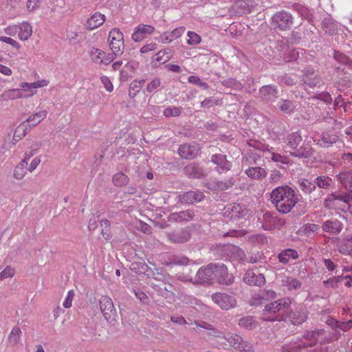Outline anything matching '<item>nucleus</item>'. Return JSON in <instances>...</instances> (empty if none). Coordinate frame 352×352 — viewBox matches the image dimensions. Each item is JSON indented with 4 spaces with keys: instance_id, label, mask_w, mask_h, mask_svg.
Returning a JSON list of instances; mask_svg holds the SVG:
<instances>
[{
    "instance_id": "obj_33",
    "label": "nucleus",
    "mask_w": 352,
    "mask_h": 352,
    "mask_svg": "<svg viewBox=\"0 0 352 352\" xmlns=\"http://www.w3.org/2000/svg\"><path fill=\"white\" fill-rule=\"evenodd\" d=\"M23 91L20 88H13L6 90L1 95L3 100H18L23 98Z\"/></svg>"
},
{
    "instance_id": "obj_18",
    "label": "nucleus",
    "mask_w": 352,
    "mask_h": 352,
    "mask_svg": "<svg viewBox=\"0 0 352 352\" xmlns=\"http://www.w3.org/2000/svg\"><path fill=\"white\" fill-rule=\"evenodd\" d=\"M154 31L155 27L152 25L141 24L135 28L131 37L135 42H140L147 36L152 34Z\"/></svg>"
},
{
    "instance_id": "obj_31",
    "label": "nucleus",
    "mask_w": 352,
    "mask_h": 352,
    "mask_svg": "<svg viewBox=\"0 0 352 352\" xmlns=\"http://www.w3.org/2000/svg\"><path fill=\"white\" fill-rule=\"evenodd\" d=\"M193 215L194 213L190 210L182 211L180 212H175L169 215L168 221L177 222L189 221L192 219Z\"/></svg>"
},
{
    "instance_id": "obj_41",
    "label": "nucleus",
    "mask_w": 352,
    "mask_h": 352,
    "mask_svg": "<svg viewBox=\"0 0 352 352\" xmlns=\"http://www.w3.org/2000/svg\"><path fill=\"white\" fill-rule=\"evenodd\" d=\"M27 165L25 162H21L13 170V177L17 180H21L25 175Z\"/></svg>"
},
{
    "instance_id": "obj_38",
    "label": "nucleus",
    "mask_w": 352,
    "mask_h": 352,
    "mask_svg": "<svg viewBox=\"0 0 352 352\" xmlns=\"http://www.w3.org/2000/svg\"><path fill=\"white\" fill-rule=\"evenodd\" d=\"M302 141V137L299 132L296 131L288 135L286 142L287 145L292 148L295 150L298 146Z\"/></svg>"
},
{
    "instance_id": "obj_13",
    "label": "nucleus",
    "mask_w": 352,
    "mask_h": 352,
    "mask_svg": "<svg viewBox=\"0 0 352 352\" xmlns=\"http://www.w3.org/2000/svg\"><path fill=\"white\" fill-rule=\"evenodd\" d=\"M48 84V80L42 79L34 82H22L19 84V87L25 96L23 98H28L36 94L37 89L47 87Z\"/></svg>"
},
{
    "instance_id": "obj_50",
    "label": "nucleus",
    "mask_w": 352,
    "mask_h": 352,
    "mask_svg": "<svg viewBox=\"0 0 352 352\" xmlns=\"http://www.w3.org/2000/svg\"><path fill=\"white\" fill-rule=\"evenodd\" d=\"M100 223L102 227L101 234L102 237L106 240H109L111 238L110 222L107 219H102Z\"/></svg>"
},
{
    "instance_id": "obj_26",
    "label": "nucleus",
    "mask_w": 352,
    "mask_h": 352,
    "mask_svg": "<svg viewBox=\"0 0 352 352\" xmlns=\"http://www.w3.org/2000/svg\"><path fill=\"white\" fill-rule=\"evenodd\" d=\"M338 140V136L335 132L326 131L322 133L319 144L322 147L328 148L336 143Z\"/></svg>"
},
{
    "instance_id": "obj_7",
    "label": "nucleus",
    "mask_w": 352,
    "mask_h": 352,
    "mask_svg": "<svg viewBox=\"0 0 352 352\" xmlns=\"http://www.w3.org/2000/svg\"><path fill=\"white\" fill-rule=\"evenodd\" d=\"M211 298L222 310H230L234 309L236 305V298L226 293H214L211 296Z\"/></svg>"
},
{
    "instance_id": "obj_12",
    "label": "nucleus",
    "mask_w": 352,
    "mask_h": 352,
    "mask_svg": "<svg viewBox=\"0 0 352 352\" xmlns=\"http://www.w3.org/2000/svg\"><path fill=\"white\" fill-rule=\"evenodd\" d=\"M212 272L213 278H217V281L222 285H231L234 281V277L228 274L224 264L212 263Z\"/></svg>"
},
{
    "instance_id": "obj_40",
    "label": "nucleus",
    "mask_w": 352,
    "mask_h": 352,
    "mask_svg": "<svg viewBox=\"0 0 352 352\" xmlns=\"http://www.w3.org/2000/svg\"><path fill=\"white\" fill-rule=\"evenodd\" d=\"M277 107L280 111L287 114H290L295 109L294 102L289 100H280Z\"/></svg>"
},
{
    "instance_id": "obj_23",
    "label": "nucleus",
    "mask_w": 352,
    "mask_h": 352,
    "mask_svg": "<svg viewBox=\"0 0 352 352\" xmlns=\"http://www.w3.org/2000/svg\"><path fill=\"white\" fill-rule=\"evenodd\" d=\"M302 81L311 88L319 86L320 84V77L315 74L314 69L311 68H308L305 71Z\"/></svg>"
},
{
    "instance_id": "obj_15",
    "label": "nucleus",
    "mask_w": 352,
    "mask_h": 352,
    "mask_svg": "<svg viewBox=\"0 0 352 352\" xmlns=\"http://www.w3.org/2000/svg\"><path fill=\"white\" fill-rule=\"evenodd\" d=\"M200 151V147L196 142L182 144L178 148V153L182 159L192 160Z\"/></svg>"
},
{
    "instance_id": "obj_60",
    "label": "nucleus",
    "mask_w": 352,
    "mask_h": 352,
    "mask_svg": "<svg viewBox=\"0 0 352 352\" xmlns=\"http://www.w3.org/2000/svg\"><path fill=\"white\" fill-rule=\"evenodd\" d=\"M41 0H28L26 1L25 8L29 12H34L41 5Z\"/></svg>"
},
{
    "instance_id": "obj_16",
    "label": "nucleus",
    "mask_w": 352,
    "mask_h": 352,
    "mask_svg": "<svg viewBox=\"0 0 352 352\" xmlns=\"http://www.w3.org/2000/svg\"><path fill=\"white\" fill-rule=\"evenodd\" d=\"M250 146L255 147L256 149L263 151L267 152L270 155L268 157H270L272 162L276 163L289 164V159L287 156L281 155L280 154L275 152H272L270 150L269 146L265 144H261L254 142V144H250Z\"/></svg>"
},
{
    "instance_id": "obj_25",
    "label": "nucleus",
    "mask_w": 352,
    "mask_h": 352,
    "mask_svg": "<svg viewBox=\"0 0 352 352\" xmlns=\"http://www.w3.org/2000/svg\"><path fill=\"white\" fill-rule=\"evenodd\" d=\"M289 318L293 324L299 325L307 320V311L304 307H300L298 309L292 311Z\"/></svg>"
},
{
    "instance_id": "obj_8",
    "label": "nucleus",
    "mask_w": 352,
    "mask_h": 352,
    "mask_svg": "<svg viewBox=\"0 0 352 352\" xmlns=\"http://www.w3.org/2000/svg\"><path fill=\"white\" fill-rule=\"evenodd\" d=\"M293 24V17L287 12L282 10L274 14L272 18V25L280 30L289 28Z\"/></svg>"
},
{
    "instance_id": "obj_52",
    "label": "nucleus",
    "mask_w": 352,
    "mask_h": 352,
    "mask_svg": "<svg viewBox=\"0 0 352 352\" xmlns=\"http://www.w3.org/2000/svg\"><path fill=\"white\" fill-rule=\"evenodd\" d=\"M311 153V148L309 147H300L299 149L291 152V155L296 157H309Z\"/></svg>"
},
{
    "instance_id": "obj_43",
    "label": "nucleus",
    "mask_w": 352,
    "mask_h": 352,
    "mask_svg": "<svg viewBox=\"0 0 352 352\" xmlns=\"http://www.w3.org/2000/svg\"><path fill=\"white\" fill-rule=\"evenodd\" d=\"M239 325L247 329H253L256 327L257 323L252 316H246L239 319Z\"/></svg>"
},
{
    "instance_id": "obj_51",
    "label": "nucleus",
    "mask_w": 352,
    "mask_h": 352,
    "mask_svg": "<svg viewBox=\"0 0 352 352\" xmlns=\"http://www.w3.org/2000/svg\"><path fill=\"white\" fill-rule=\"evenodd\" d=\"M134 227L138 230L142 231L143 233L146 234H152V228L143 222L140 219H136L134 222Z\"/></svg>"
},
{
    "instance_id": "obj_58",
    "label": "nucleus",
    "mask_w": 352,
    "mask_h": 352,
    "mask_svg": "<svg viewBox=\"0 0 352 352\" xmlns=\"http://www.w3.org/2000/svg\"><path fill=\"white\" fill-rule=\"evenodd\" d=\"M160 85L161 80L160 78H157V77H156L148 83L146 90L148 93H154L157 91Z\"/></svg>"
},
{
    "instance_id": "obj_5",
    "label": "nucleus",
    "mask_w": 352,
    "mask_h": 352,
    "mask_svg": "<svg viewBox=\"0 0 352 352\" xmlns=\"http://www.w3.org/2000/svg\"><path fill=\"white\" fill-rule=\"evenodd\" d=\"M109 47L115 57L122 54L124 50V36L119 28H113L109 34Z\"/></svg>"
},
{
    "instance_id": "obj_22",
    "label": "nucleus",
    "mask_w": 352,
    "mask_h": 352,
    "mask_svg": "<svg viewBox=\"0 0 352 352\" xmlns=\"http://www.w3.org/2000/svg\"><path fill=\"white\" fill-rule=\"evenodd\" d=\"M204 197V194L199 190L188 191L179 195V201L183 204H192L201 201Z\"/></svg>"
},
{
    "instance_id": "obj_9",
    "label": "nucleus",
    "mask_w": 352,
    "mask_h": 352,
    "mask_svg": "<svg viewBox=\"0 0 352 352\" xmlns=\"http://www.w3.org/2000/svg\"><path fill=\"white\" fill-rule=\"evenodd\" d=\"M332 243L336 247L339 253L352 256V234L333 237Z\"/></svg>"
},
{
    "instance_id": "obj_21",
    "label": "nucleus",
    "mask_w": 352,
    "mask_h": 352,
    "mask_svg": "<svg viewBox=\"0 0 352 352\" xmlns=\"http://www.w3.org/2000/svg\"><path fill=\"white\" fill-rule=\"evenodd\" d=\"M322 229L327 233L338 234L343 230V223L338 219H328L322 223Z\"/></svg>"
},
{
    "instance_id": "obj_2",
    "label": "nucleus",
    "mask_w": 352,
    "mask_h": 352,
    "mask_svg": "<svg viewBox=\"0 0 352 352\" xmlns=\"http://www.w3.org/2000/svg\"><path fill=\"white\" fill-rule=\"evenodd\" d=\"M323 332V330L306 332L301 338L285 345L283 352H300L304 347L312 346L318 341V338Z\"/></svg>"
},
{
    "instance_id": "obj_55",
    "label": "nucleus",
    "mask_w": 352,
    "mask_h": 352,
    "mask_svg": "<svg viewBox=\"0 0 352 352\" xmlns=\"http://www.w3.org/2000/svg\"><path fill=\"white\" fill-rule=\"evenodd\" d=\"M182 109L177 107H169L164 109L163 114L166 118L177 117L182 113Z\"/></svg>"
},
{
    "instance_id": "obj_32",
    "label": "nucleus",
    "mask_w": 352,
    "mask_h": 352,
    "mask_svg": "<svg viewBox=\"0 0 352 352\" xmlns=\"http://www.w3.org/2000/svg\"><path fill=\"white\" fill-rule=\"evenodd\" d=\"M18 36L21 41H26L32 36V27L30 23L23 21L21 24L18 25Z\"/></svg>"
},
{
    "instance_id": "obj_39",
    "label": "nucleus",
    "mask_w": 352,
    "mask_h": 352,
    "mask_svg": "<svg viewBox=\"0 0 352 352\" xmlns=\"http://www.w3.org/2000/svg\"><path fill=\"white\" fill-rule=\"evenodd\" d=\"M28 131V125L25 123L21 124L15 131H14L12 142L13 144L21 140Z\"/></svg>"
},
{
    "instance_id": "obj_35",
    "label": "nucleus",
    "mask_w": 352,
    "mask_h": 352,
    "mask_svg": "<svg viewBox=\"0 0 352 352\" xmlns=\"http://www.w3.org/2000/svg\"><path fill=\"white\" fill-rule=\"evenodd\" d=\"M281 285L289 291L300 289L302 286L301 282L298 278L290 276L283 277L281 280Z\"/></svg>"
},
{
    "instance_id": "obj_53",
    "label": "nucleus",
    "mask_w": 352,
    "mask_h": 352,
    "mask_svg": "<svg viewBox=\"0 0 352 352\" xmlns=\"http://www.w3.org/2000/svg\"><path fill=\"white\" fill-rule=\"evenodd\" d=\"M299 187L301 190L305 193H311L315 189V183L311 182L308 179H302L300 181Z\"/></svg>"
},
{
    "instance_id": "obj_28",
    "label": "nucleus",
    "mask_w": 352,
    "mask_h": 352,
    "mask_svg": "<svg viewBox=\"0 0 352 352\" xmlns=\"http://www.w3.org/2000/svg\"><path fill=\"white\" fill-rule=\"evenodd\" d=\"M168 239L175 243H182L188 241L190 237L189 232L182 230L179 232H173L167 234Z\"/></svg>"
},
{
    "instance_id": "obj_10",
    "label": "nucleus",
    "mask_w": 352,
    "mask_h": 352,
    "mask_svg": "<svg viewBox=\"0 0 352 352\" xmlns=\"http://www.w3.org/2000/svg\"><path fill=\"white\" fill-rule=\"evenodd\" d=\"M224 338L231 346L239 352H254L252 344L245 341L237 334H232Z\"/></svg>"
},
{
    "instance_id": "obj_29",
    "label": "nucleus",
    "mask_w": 352,
    "mask_h": 352,
    "mask_svg": "<svg viewBox=\"0 0 352 352\" xmlns=\"http://www.w3.org/2000/svg\"><path fill=\"white\" fill-rule=\"evenodd\" d=\"M299 257L297 250L288 248L282 250L278 256V261L283 264H287L290 260H295Z\"/></svg>"
},
{
    "instance_id": "obj_6",
    "label": "nucleus",
    "mask_w": 352,
    "mask_h": 352,
    "mask_svg": "<svg viewBox=\"0 0 352 352\" xmlns=\"http://www.w3.org/2000/svg\"><path fill=\"white\" fill-rule=\"evenodd\" d=\"M100 309L105 320L111 322L115 320L116 311L111 298L108 296H102L99 299Z\"/></svg>"
},
{
    "instance_id": "obj_64",
    "label": "nucleus",
    "mask_w": 352,
    "mask_h": 352,
    "mask_svg": "<svg viewBox=\"0 0 352 352\" xmlns=\"http://www.w3.org/2000/svg\"><path fill=\"white\" fill-rule=\"evenodd\" d=\"M16 274V271L14 268H12L10 266L6 267L3 270H2L0 273V280L5 279L12 278L14 275Z\"/></svg>"
},
{
    "instance_id": "obj_37",
    "label": "nucleus",
    "mask_w": 352,
    "mask_h": 352,
    "mask_svg": "<svg viewBox=\"0 0 352 352\" xmlns=\"http://www.w3.org/2000/svg\"><path fill=\"white\" fill-rule=\"evenodd\" d=\"M47 114L46 110H41L31 115L26 122L30 123V126H35L46 118Z\"/></svg>"
},
{
    "instance_id": "obj_44",
    "label": "nucleus",
    "mask_w": 352,
    "mask_h": 352,
    "mask_svg": "<svg viewBox=\"0 0 352 352\" xmlns=\"http://www.w3.org/2000/svg\"><path fill=\"white\" fill-rule=\"evenodd\" d=\"M329 324H331L333 327L342 331H349L352 327V321L347 320L346 322H341L335 320L329 321Z\"/></svg>"
},
{
    "instance_id": "obj_49",
    "label": "nucleus",
    "mask_w": 352,
    "mask_h": 352,
    "mask_svg": "<svg viewBox=\"0 0 352 352\" xmlns=\"http://www.w3.org/2000/svg\"><path fill=\"white\" fill-rule=\"evenodd\" d=\"M338 178L340 182L342 183L346 188L350 187L352 182V171L339 173Z\"/></svg>"
},
{
    "instance_id": "obj_57",
    "label": "nucleus",
    "mask_w": 352,
    "mask_h": 352,
    "mask_svg": "<svg viewBox=\"0 0 352 352\" xmlns=\"http://www.w3.org/2000/svg\"><path fill=\"white\" fill-rule=\"evenodd\" d=\"M265 300L263 297V295L261 294V291L259 290L258 292L254 293L252 295V298L250 300V304L252 306H257L261 304L265 303Z\"/></svg>"
},
{
    "instance_id": "obj_45",
    "label": "nucleus",
    "mask_w": 352,
    "mask_h": 352,
    "mask_svg": "<svg viewBox=\"0 0 352 352\" xmlns=\"http://www.w3.org/2000/svg\"><path fill=\"white\" fill-rule=\"evenodd\" d=\"M144 83V80H134L131 82L129 87V96L132 98L141 90Z\"/></svg>"
},
{
    "instance_id": "obj_46",
    "label": "nucleus",
    "mask_w": 352,
    "mask_h": 352,
    "mask_svg": "<svg viewBox=\"0 0 352 352\" xmlns=\"http://www.w3.org/2000/svg\"><path fill=\"white\" fill-rule=\"evenodd\" d=\"M303 56V50L300 48L292 49L289 51L287 56L285 57L287 61L301 60Z\"/></svg>"
},
{
    "instance_id": "obj_63",
    "label": "nucleus",
    "mask_w": 352,
    "mask_h": 352,
    "mask_svg": "<svg viewBox=\"0 0 352 352\" xmlns=\"http://www.w3.org/2000/svg\"><path fill=\"white\" fill-rule=\"evenodd\" d=\"M186 171L188 174L194 177H199L201 172L199 171V167L194 164H191L186 166Z\"/></svg>"
},
{
    "instance_id": "obj_36",
    "label": "nucleus",
    "mask_w": 352,
    "mask_h": 352,
    "mask_svg": "<svg viewBox=\"0 0 352 352\" xmlns=\"http://www.w3.org/2000/svg\"><path fill=\"white\" fill-rule=\"evenodd\" d=\"M322 25L326 34L333 35L337 31L338 25L331 18H324L322 21Z\"/></svg>"
},
{
    "instance_id": "obj_1",
    "label": "nucleus",
    "mask_w": 352,
    "mask_h": 352,
    "mask_svg": "<svg viewBox=\"0 0 352 352\" xmlns=\"http://www.w3.org/2000/svg\"><path fill=\"white\" fill-rule=\"evenodd\" d=\"M270 200L278 212L288 214L298 203V198L291 187L285 185L278 186L272 190Z\"/></svg>"
},
{
    "instance_id": "obj_17",
    "label": "nucleus",
    "mask_w": 352,
    "mask_h": 352,
    "mask_svg": "<svg viewBox=\"0 0 352 352\" xmlns=\"http://www.w3.org/2000/svg\"><path fill=\"white\" fill-rule=\"evenodd\" d=\"M243 281L250 286L257 287L263 286L266 283L265 277L263 274H256L252 270H248L245 272Z\"/></svg>"
},
{
    "instance_id": "obj_56",
    "label": "nucleus",
    "mask_w": 352,
    "mask_h": 352,
    "mask_svg": "<svg viewBox=\"0 0 352 352\" xmlns=\"http://www.w3.org/2000/svg\"><path fill=\"white\" fill-rule=\"evenodd\" d=\"M331 182L332 180L331 178L324 176H320L316 178L314 184L315 185L317 184V186L321 188L326 189L331 185Z\"/></svg>"
},
{
    "instance_id": "obj_4",
    "label": "nucleus",
    "mask_w": 352,
    "mask_h": 352,
    "mask_svg": "<svg viewBox=\"0 0 352 352\" xmlns=\"http://www.w3.org/2000/svg\"><path fill=\"white\" fill-rule=\"evenodd\" d=\"M292 300L289 298H279L267 304L263 309L265 321H280L279 314L290 307Z\"/></svg>"
},
{
    "instance_id": "obj_61",
    "label": "nucleus",
    "mask_w": 352,
    "mask_h": 352,
    "mask_svg": "<svg viewBox=\"0 0 352 352\" xmlns=\"http://www.w3.org/2000/svg\"><path fill=\"white\" fill-rule=\"evenodd\" d=\"M0 41L4 43H7L10 45V46L13 47L15 49L19 50L21 47V45L19 43L18 41L12 38L10 36H0Z\"/></svg>"
},
{
    "instance_id": "obj_48",
    "label": "nucleus",
    "mask_w": 352,
    "mask_h": 352,
    "mask_svg": "<svg viewBox=\"0 0 352 352\" xmlns=\"http://www.w3.org/2000/svg\"><path fill=\"white\" fill-rule=\"evenodd\" d=\"M344 278L343 276L330 278L323 281V284L327 289H336L338 287V283Z\"/></svg>"
},
{
    "instance_id": "obj_20",
    "label": "nucleus",
    "mask_w": 352,
    "mask_h": 352,
    "mask_svg": "<svg viewBox=\"0 0 352 352\" xmlns=\"http://www.w3.org/2000/svg\"><path fill=\"white\" fill-rule=\"evenodd\" d=\"M186 28L184 26H180L175 30H173L170 33L164 32V34L159 36L157 40L158 42L167 44L173 42L175 39L182 36V35L185 32Z\"/></svg>"
},
{
    "instance_id": "obj_54",
    "label": "nucleus",
    "mask_w": 352,
    "mask_h": 352,
    "mask_svg": "<svg viewBox=\"0 0 352 352\" xmlns=\"http://www.w3.org/2000/svg\"><path fill=\"white\" fill-rule=\"evenodd\" d=\"M187 36L188 37L187 40V44L188 45H197L201 43V36L197 34L196 32L188 31L187 33Z\"/></svg>"
},
{
    "instance_id": "obj_62",
    "label": "nucleus",
    "mask_w": 352,
    "mask_h": 352,
    "mask_svg": "<svg viewBox=\"0 0 352 352\" xmlns=\"http://www.w3.org/2000/svg\"><path fill=\"white\" fill-rule=\"evenodd\" d=\"M21 331L19 327H14L9 335V341L12 344H16L19 342L20 334Z\"/></svg>"
},
{
    "instance_id": "obj_47",
    "label": "nucleus",
    "mask_w": 352,
    "mask_h": 352,
    "mask_svg": "<svg viewBox=\"0 0 352 352\" xmlns=\"http://www.w3.org/2000/svg\"><path fill=\"white\" fill-rule=\"evenodd\" d=\"M113 184L117 186H122L129 183V177L124 173H116L112 178Z\"/></svg>"
},
{
    "instance_id": "obj_27",
    "label": "nucleus",
    "mask_w": 352,
    "mask_h": 352,
    "mask_svg": "<svg viewBox=\"0 0 352 352\" xmlns=\"http://www.w3.org/2000/svg\"><path fill=\"white\" fill-rule=\"evenodd\" d=\"M246 175L252 179L261 180L267 176L265 168L259 166L249 167L245 170Z\"/></svg>"
},
{
    "instance_id": "obj_14",
    "label": "nucleus",
    "mask_w": 352,
    "mask_h": 352,
    "mask_svg": "<svg viewBox=\"0 0 352 352\" xmlns=\"http://www.w3.org/2000/svg\"><path fill=\"white\" fill-rule=\"evenodd\" d=\"M210 162L215 165L214 170L219 174L230 170L232 166V162L227 160L226 156L221 153L212 155Z\"/></svg>"
},
{
    "instance_id": "obj_11",
    "label": "nucleus",
    "mask_w": 352,
    "mask_h": 352,
    "mask_svg": "<svg viewBox=\"0 0 352 352\" xmlns=\"http://www.w3.org/2000/svg\"><path fill=\"white\" fill-rule=\"evenodd\" d=\"M89 57L93 63H95L98 65H109L115 58L113 54H107L102 50L91 47L89 52Z\"/></svg>"
},
{
    "instance_id": "obj_30",
    "label": "nucleus",
    "mask_w": 352,
    "mask_h": 352,
    "mask_svg": "<svg viewBox=\"0 0 352 352\" xmlns=\"http://www.w3.org/2000/svg\"><path fill=\"white\" fill-rule=\"evenodd\" d=\"M227 211L230 213L232 218H242L247 214L248 210L245 206L239 204L228 206Z\"/></svg>"
},
{
    "instance_id": "obj_59",
    "label": "nucleus",
    "mask_w": 352,
    "mask_h": 352,
    "mask_svg": "<svg viewBox=\"0 0 352 352\" xmlns=\"http://www.w3.org/2000/svg\"><path fill=\"white\" fill-rule=\"evenodd\" d=\"M222 83L224 86L232 89H241L243 88L241 82H239L234 78L225 79L223 80Z\"/></svg>"
},
{
    "instance_id": "obj_34",
    "label": "nucleus",
    "mask_w": 352,
    "mask_h": 352,
    "mask_svg": "<svg viewBox=\"0 0 352 352\" xmlns=\"http://www.w3.org/2000/svg\"><path fill=\"white\" fill-rule=\"evenodd\" d=\"M105 16L101 13H95L89 17L87 21V27L89 30L97 28L103 24Z\"/></svg>"
},
{
    "instance_id": "obj_24",
    "label": "nucleus",
    "mask_w": 352,
    "mask_h": 352,
    "mask_svg": "<svg viewBox=\"0 0 352 352\" xmlns=\"http://www.w3.org/2000/svg\"><path fill=\"white\" fill-rule=\"evenodd\" d=\"M261 98L266 101H274L278 98V89L275 86L265 85L260 88Z\"/></svg>"
},
{
    "instance_id": "obj_42",
    "label": "nucleus",
    "mask_w": 352,
    "mask_h": 352,
    "mask_svg": "<svg viewBox=\"0 0 352 352\" xmlns=\"http://www.w3.org/2000/svg\"><path fill=\"white\" fill-rule=\"evenodd\" d=\"M170 56L167 50H160L153 57V63L162 64L165 63L170 59Z\"/></svg>"
},
{
    "instance_id": "obj_3",
    "label": "nucleus",
    "mask_w": 352,
    "mask_h": 352,
    "mask_svg": "<svg viewBox=\"0 0 352 352\" xmlns=\"http://www.w3.org/2000/svg\"><path fill=\"white\" fill-rule=\"evenodd\" d=\"M324 206L352 214V193L329 195L324 199Z\"/></svg>"
},
{
    "instance_id": "obj_19",
    "label": "nucleus",
    "mask_w": 352,
    "mask_h": 352,
    "mask_svg": "<svg viewBox=\"0 0 352 352\" xmlns=\"http://www.w3.org/2000/svg\"><path fill=\"white\" fill-rule=\"evenodd\" d=\"M213 278L212 263L199 268L196 276L197 283L201 284H211Z\"/></svg>"
}]
</instances>
